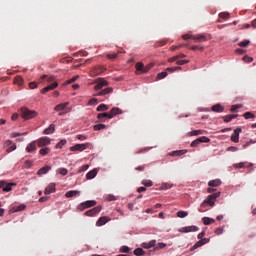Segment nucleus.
<instances>
[{"mask_svg":"<svg viewBox=\"0 0 256 256\" xmlns=\"http://www.w3.org/2000/svg\"><path fill=\"white\" fill-rule=\"evenodd\" d=\"M221 195V192H215L213 194H210L206 200H204L199 208L200 213H205V207L209 205L210 207H215V201H217V198Z\"/></svg>","mask_w":256,"mask_h":256,"instance_id":"1","label":"nucleus"},{"mask_svg":"<svg viewBox=\"0 0 256 256\" xmlns=\"http://www.w3.org/2000/svg\"><path fill=\"white\" fill-rule=\"evenodd\" d=\"M122 111L119 108H112L109 113H99L97 115V119L103 121L104 119H113L115 115H121Z\"/></svg>","mask_w":256,"mask_h":256,"instance_id":"2","label":"nucleus"},{"mask_svg":"<svg viewBox=\"0 0 256 256\" xmlns=\"http://www.w3.org/2000/svg\"><path fill=\"white\" fill-rule=\"evenodd\" d=\"M20 115L22 119H25V121H28V119H35L39 115L37 111L35 110H30L27 107H23L20 109Z\"/></svg>","mask_w":256,"mask_h":256,"instance_id":"3","label":"nucleus"},{"mask_svg":"<svg viewBox=\"0 0 256 256\" xmlns=\"http://www.w3.org/2000/svg\"><path fill=\"white\" fill-rule=\"evenodd\" d=\"M109 85V82L103 78H98L95 81L94 91H101L103 87H107Z\"/></svg>","mask_w":256,"mask_h":256,"instance_id":"4","label":"nucleus"},{"mask_svg":"<svg viewBox=\"0 0 256 256\" xmlns=\"http://www.w3.org/2000/svg\"><path fill=\"white\" fill-rule=\"evenodd\" d=\"M97 205V201L95 200H88L86 202L81 203L78 206L79 211H85V209H89V207H95Z\"/></svg>","mask_w":256,"mask_h":256,"instance_id":"5","label":"nucleus"},{"mask_svg":"<svg viewBox=\"0 0 256 256\" xmlns=\"http://www.w3.org/2000/svg\"><path fill=\"white\" fill-rule=\"evenodd\" d=\"M36 143H37L38 147H47V145H49L51 143V138L44 136V137L39 138L36 141Z\"/></svg>","mask_w":256,"mask_h":256,"instance_id":"6","label":"nucleus"},{"mask_svg":"<svg viewBox=\"0 0 256 256\" xmlns=\"http://www.w3.org/2000/svg\"><path fill=\"white\" fill-rule=\"evenodd\" d=\"M195 231H199V227L197 226H186L180 229V233H193Z\"/></svg>","mask_w":256,"mask_h":256,"instance_id":"7","label":"nucleus"},{"mask_svg":"<svg viewBox=\"0 0 256 256\" xmlns=\"http://www.w3.org/2000/svg\"><path fill=\"white\" fill-rule=\"evenodd\" d=\"M241 131L242 129L239 127L234 130L233 134L231 135V141H233V143H239V134Z\"/></svg>","mask_w":256,"mask_h":256,"instance_id":"8","label":"nucleus"},{"mask_svg":"<svg viewBox=\"0 0 256 256\" xmlns=\"http://www.w3.org/2000/svg\"><path fill=\"white\" fill-rule=\"evenodd\" d=\"M112 92H113V88L112 87H108V88L100 90L99 92L94 94V97H101V96L109 95V93H112Z\"/></svg>","mask_w":256,"mask_h":256,"instance_id":"9","label":"nucleus"},{"mask_svg":"<svg viewBox=\"0 0 256 256\" xmlns=\"http://www.w3.org/2000/svg\"><path fill=\"white\" fill-rule=\"evenodd\" d=\"M97 213H101V206H97L91 210L86 211L85 215H87V217H93L97 215Z\"/></svg>","mask_w":256,"mask_h":256,"instance_id":"10","label":"nucleus"},{"mask_svg":"<svg viewBox=\"0 0 256 256\" xmlns=\"http://www.w3.org/2000/svg\"><path fill=\"white\" fill-rule=\"evenodd\" d=\"M57 87H59V83L54 82L46 87H44L41 91V93L45 94V93H49V91H53V89H57Z\"/></svg>","mask_w":256,"mask_h":256,"instance_id":"11","label":"nucleus"},{"mask_svg":"<svg viewBox=\"0 0 256 256\" xmlns=\"http://www.w3.org/2000/svg\"><path fill=\"white\" fill-rule=\"evenodd\" d=\"M109 221H111V218H109L108 216L100 217L97 220L96 225L97 227H103V225H105L106 223H109Z\"/></svg>","mask_w":256,"mask_h":256,"instance_id":"12","label":"nucleus"},{"mask_svg":"<svg viewBox=\"0 0 256 256\" xmlns=\"http://www.w3.org/2000/svg\"><path fill=\"white\" fill-rule=\"evenodd\" d=\"M87 149V144H75L70 147V151H85Z\"/></svg>","mask_w":256,"mask_h":256,"instance_id":"13","label":"nucleus"},{"mask_svg":"<svg viewBox=\"0 0 256 256\" xmlns=\"http://www.w3.org/2000/svg\"><path fill=\"white\" fill-rule=\"evenodd\" d=\"M55 183H50L44 190V195H51V193H55Z\"/></svg>","mask_w":256,"mask_h":256,"instance_id":"14","label":"nucleus"},{"mask_svg":"<svg viewBox=\"0 0 256 256\" xmlns=\"http://www.w3.org/2000/svg\"><path fill=\"white\" fill-rule=\"evenodd\" d=\"M27 153H33V151H37V141H32L26 147Z\"/></svg>","mask_w":256,"mask_h":256,"instance_id":"15","label":"nucleus"},{"mask_svg":"<svg viewBox=\"0 0 256 256\" xmlns=\"http://www.w3.org/2000/svg\"><path fill=\"white\" fill-rule=\"evenodd\" d=\"M107 71V68L105 66H96L93 69L94 75H101V73H105Z\"/></svg>","mask_w":256,"mask_h":256,"instance_id":"16","label":"nucleus"},{"mask_svg":"<svg viewBox=\"0 0 256 256\" xmlns=\"http://www.w3.org/2000/svg\"><path fill=\"white\" fill-rule=\"evenodd\" d=\"M253 163L240 162L233 165L235 169H245V167H251Z\"/></svg>","mask_w":256,"mask_h":256,"instance_id":"17","label":"nucleus"},{"mask_svg":"<svg viewBox=\"0 0 256 256\" xmlns=\"http://www.w3.org/2000/svg\"><path fill=\"white\" fill-rule=\"evenodd\" d=\"M79 195H81V192L79 190H70L66 192L65 197L69 199L71 197H79Z\"/></svg>","mask_w":256,"mask_h":256,"instance_id":"18","label":"nucleus"},{"mask_svg":"<svg viewBox=\"0 0 256 256\" xmlns=\"http://www.w3.org/2000/svg\"><path fill=\"white\" fill-rule=\"evenodd\" d=\"M192 39L194 41H197V43H203L207 41V36H205V34H199V35L193 36Z\"/></svg>","mask_w":256,"mask_h":256,"instance_id":"19","label":"nucleus"},{"mask_svg":"<svg viewBox=\"0 0 256 256\" xmlns=\"http://www.w3.org/2000/svg\"><path fill=\"white\" fill-rule=\"evenodd\" d=\"M49 171H51V166H44L38 170L37 175H39V176L47 175V173H49Z\"/></svg>","mask_w":256,"mask_h":256,"instance_id":"20","label":"nucleus"},{"mask_svg":"<svg viewBox=\"0 0 256 256\" xmlns=\"http://www.w3.org/2000/svg\"><path fill=\"white\" fill-rule=\"evenodd\" d=\"M69 106V102L61 103L55 106L54 110L55 111H65L67 107Z\"/></svg>","mask_w":256,"mask_h":256,"instance_id":"21","label":"nucleus"},{"mask_svg":"<svg viewBox=\"0 0 256 256\" xmlns=\"http://www.w3.org/2000/svg\"><path fill=\"white\" fill-rule=\"evenodd\" d=\"M157 241L156 240H151L150 242H144L142 243L143 249H151V247H155Z\"/></svg>","mask_w":256,"mask_h":256,"instance_id":"22","label":"nucleus"},{"mask_svg":"<svg viewBox=\"0 0 256 256\" xmlns=\"http://www.w3.org/2000/svg\"><path fill=\"white\" fill-rule=\"evenodd\" d=\"M237 117H239V115L237 114H229L223 117L224 122L225 123H231V121H233V119H237Z\"/></svg>","mask_w":256,"mask_h":256,"instance_id":"23","label":"nucleus"},{"mask_svg":"<svg viewBox=\"0 0 256 256\" xmlns=\"http://www.w3.org/2000/svg\"><path fill=\"white\" fill-rule=\"evenodd\" d=\"M211 109L214 111V113H223V111H225V108L221 104H216L212 106Z\"/></svg>","mask_w":256,"mask_h":256,"instance_id":"24","label":"nucleus"},{"mask_svg":"<svg viewBox=\"0 0 256 256\" xmlns=\"http://www.w3.org/2000/svg\"><path fill=\"white\" fill-rule=\"evenodd\" d=\"M44 135H52L55 133V124H50L48 128L43 131Z\"/></svg>","mask_w":256,"mask_h":256,"instance_id":"25","label":"nucleus"},{"mask_svg":"<svg viewBox=\"0 0 256 256\" xmlns=\"http://www.w3.org/2000/svg\"><path fill=\"white\" fill-rule=\"evenodd\" d=\"M97 177V169H93L86 174V179H95Z\"/></svg>","mask_w":256,"mask_h":256,"instance_id":"26","label":"nucleus"},{"mask_svg":"<svg viewBox=\"0 0 256 256\" xmlns=\"http://www.w3.org/2000/svg\"><path fill=\"white\" fill-rule=\"evenodd\" d=\"M209 187H219L221 185V180L216 179V180H211L208 182Z\"/></svg>","mask_w":256,"mask_h":256,"instance_id":"27","label":"nucleus"},{"mask_svg":"<svg viewBox=\"0 0 256 256\" xmlns=\"http://www.w3.org/2000/svg\"><path fill=\"white\" fill-rule=\"evenodd\" d=\"M39 153H40V155L45 157V155H49V153H51V148H49V147L41 148Z\"/></svg>","mask_w":256,"mask_h":256,"instance_id":"28","label":"nucleus"},{"mask_svg":"<svg viewBox=\"0 0 256 256\" xmlns=\"http://www.w3.org/2000/svg\"><path fill=\"white\" fill-rule=\"evenodd\" d=\"M202 221L204 225H211V223H215V219L209 217H203Z\"/></svg>","mask_w":256,"mask_h":256,"instance_id":"29","label":"nucleus"},{"mask_svg":"<svg viewBox=\"0 0 256 256\" xmlns=\"http://www.w3.org/2000/svg\"><path fill=\"white\" fill-rule=\"evenodd\" d=\"M135 67H136V71H141L142 73H144L145 65L143 64V62L136 63Z\"/></svg>","mask_w":256,"mask_h":256,"instance_id":"30","label":"nucleus"},{"mask_svg":"<svg viewBox=\"0 0 256 256\" xmlns=\"http://www.w3.org/2000/svg\"><path fill=\"white\" fill-rule=\"evenodd\" d=\"M103 129H107V125H105V124H96V125H94V131H101Z\"/></svg>","mask_w":256,"mask_h":256,"instance_id":"31","label":"nucleus"},{"mask_svg":"<svg viewBox=\"0 0 256 256\" xmlns=\"http://www.w3.org/2000/svg\"><path fill=\"white\" fill-rule=\"evenodd\" d=\"M67 145V140L63 139L56 144V149H63Z\"/></svg>","mask_w":256,"mask_h":256,"instance_id":"32","label":"nucleus"},{"mask_svg":"<svg viewBox=\"0 0 256 256\" xmlns=\"http://www.w3.org/2000/svg\"><path fill=\"white\" fill-rule=\"evenodd\" d=\"M190 137L197 136V135H203V130H194L188 133Z\"/></svg>","mask_w":256,"mask_h":256,"instance_id":"33","label":"nucleus"},{"mask_svg":"<svg viewBox=\"0 0 256 256\" xmlns=\"http://www.w3.org/2000/svg\"><path fill=\"white\" fill-rule=\"evenodd\" d=\"M14 83H15L16 85H23V77H21V76H16V77L14 78Z\"/></svg>","mask_w":256,"mask_h":256,"instance_id":"34","label":"nucleus"},{"mask_svg":"<svg viewBox=\"0 0 256 256\" xmlns=\"http://www.w3.org/2000/svg\"><path fill=\"white\" fill-rule=\"evenodd\" d=\"M109 110V106L105 105V104H100L96 111H108Z\"/></svg>","mask_w":256,"mask_h":256,"instance_id":"35","label":"nucleus"},{"mask_svg":"<svg viewBox=\"0 0 256 256\" xmlns=\"http://www.w3.org/2000/svg\"><path fill=\"white\" fill-rule=\"evenodd\" d=\"M187 153V150H177L174 151L172 154L175 155L176 157H181V155H185Z\"/></svg>","mask_w":256,"mask_h":256,"instance_id":"36","label":"nucleus"},{"mask_svg":"<svg viewBox=\"0 0 256 256\" xmlns=\"http://www.w3.org/2000/svg\"><path fill=\"white\" fill-rule=\"evenodd\" d=\"M187 215H189V213L185 212V211H178L177 212V217H179L180 219H185V217H187Z\"/></svg>","mask_w":256,"mask_h":256,"instance_id":"37","label":"nucleus"},{"mask_svg":"<svg viewBox=\"0 0 256 256\" xmlns=\"http://www.w3.org/2000/svg\"><path fill=\"white\" fill-rule=\"evenodd\" d=\"M198 140L200 141V143H210L211 139H209V137L207 136H201L198 138Z\"/></svg>","mask_w":256,"mask_h":256,"instance_id":"38","label":"nucleus"},{"mask_svg":"<svg viewBox=\"0 0 256 256\" xmlns=\"http://www.w3.org/2000/svg\"><path fill=\"white\" fill-rule=\"evenodd\" d=\"M243 117L246 119H255V114L253 112H246L243 114Z\"/></svg>","mask_w":256,"mask_h":256,"instance_id":"39","label":"nucleus"},{"mask_svg":"<svg viewBox=\"0 0 256 256\" xmlns=\"http://www.w3.org/2000/svg\"><path fill=\"white\" fill-rule=\"evenodd\" d=\"M165 247H167V244L160 242L155 246V251H159V249H165Z\"/></svg>","mask_w":256,"mask_h":256,"instance_id":"40","label":"nucleus"},{"mask_svg":"<svg viewBox=\"0 0 256 256\" xmlns=\"http://www.w3.org/2000/svg\"><path fill=\"white\" fill-rule=\"evenodd\" d=\"M134 255H136V256L145 255V251H143L142 248H136L134 250Z\"/></svg>","mask_w":256,"mask_h":256,"instance_id":"41","label":"nucleus"},{"mask_svg":"<svg viewBox=\"0 0 256 256\" xmlns=\"http://www.w3.org/2000/svg\"><path fill=\"white\" fill-rule=\"evenodd\" d=\"M142 185H144V187H153V181H151V180H142Z\"/></svg>","mask_w":256,"mask_h":256,"instance_id":"42","label":"nucleus"},{"mask_svg":"<svg viewBox=\"0 0 256 256\" xmlns=\"http://www.w3.org/2000/svg\"><path fill=\"white\" fill-rule=\"evenodd\" d=\"M219 17H220V19H225L227 21V19H229V17H231V16L227 12H222L219 14Z\"/></svg>","mask_w":256,"mask_h":256,"instance_id":"43","label":"nucleus"},{"mask_svg":"<svg viewBox=\"0 0 256 256\" xmlns=\"http://www.w3.org/2000/svg\"><path fill=\"white\" fill-rule=\"evenodd\" d=\"M21 135H27V132L19 133V132H13L10 137L15 139V137H21Z\"/></svg>","mask_w":256,"mask_h":256,"instance_id":"44","label":"nucleus"},{"mask_svg":"<svg viewBox=\"0 0 256 256\" xmlns=\"http://www.w3.org/2000/svg\"><path fill=\"white\" fill-rule=\"evenodd\" d=\"M106 57L107 59H110V61H113L114 59H117L118 54L117 53L107 54Z\"/></svg>","mask_w":256,"mask_h":256,"instance_id":"45","label":"nucleus"},{"mask_svg":"<svg viewBox=\"0 0 256 256\" xmlns=\"http://www.w3.org/2000/svg\"><path fill=\"white\" fill-rule=\"evenodd\" d=\"M13 185H15V184H8V185H6V186H4L3 187V191L5 192V193H9V191H11V187H13Z\"/></svg>","mask_w":256,"mask_h":256,"instance_id":"46","label":"nucleus"},{"mask_svg":"<svg viewBox=\"0 0 256 256\" xmlns=\"http://www.w3.org/2000/svg\"><path fill=\"white\" fill-rule=\"evenodd\" d=\"M17 149V144H12L10 147L7 148L6 153H11Z\"/></svg>","mask_w":256,"mask_h":256,"instance_id":"47","label":"nucleus"},{"mask_svg":"<svg viewBox=\"0 0 256 256\" xmlns=\"http://www.w3.org/2000/svg\"><path fill=\"white\" fill-rule=\"evenodd\" d=\"M58 173L60 175H67L69 173V171L67 170V168H60V169H58Z\"/></svg>","mask_w":256,"mask_h":256,"instance_id":"48","label":"nucleus"},{"mask_svg":"<svg viewBox=\"0 0 256 256\" xmlns=\"http://www.w3.org/2000/svg\"><path fill=\"white\" fill-rule=\"evenodd\" d=\"M154 65L155 64L150 63V64L144 66V73H147V71H149L150 69H153Z\"/></svg>","mask_w":256,"mask_h":256,"instance_id":"49","label":"nucleus"},{"mask_svg":"<svg viewBox=\"0 0 256 256\" xmlns=\"http://www.w3.org/2000/svg\"><path fill=\"white\" fill-rule=\"evenodd\" d=\"M146 167H147V164L138 166L135 168V171L143 172V171H145Z\"/></svg>","mask_w":256,"mask_h":256,"instance_id":"50","label":"nucleus"},{"mask_svg":"<svg viewBox=\"0 0 256 256\" xmlns=\"http://www.w3.org/2000/svg\"><path fill=\"white\" fill-rule=\"evenodd\" d=\"M256 143V140H250L248 142H246L244 145H243V149H247V147H249V145H253Z\"/></svg>","mask_w":256,"mask_h":256,"instance_id":"51","label":"nucleus"},{"mask_svg":"<svg viewBox=\"0 0 256 256\" xmlns=\"http://www.w3.org/2000/svg\"><path fill=\"white\" fill-rule=\"evenodd\" d=\"M249 40H244V41H242V42H240L238 45H239V47H247V46H249Z\"/></svg>","mask_w":256,"mask_h":256,"instance_id":"52","label":"nucleus"},{"mask_svg":"<svg viewBox=\"0 0 256 256\" xmlns=\"http://www.w3.org/2000/svg\"><path fill=\"white\" fill-rule=\"evenodd\" d=\"M120 251L122 253H129V251H131V249L128 246H122Z\"/></svg>","mask_w":256,"mask_h":256,"instance_id":"53","label":"nucleus"},{"mask_svg":"<svg viewBox=\"0 0 256 256\" xmlns=\"http://www.w3.org/2000/svg\"><path fill=\"white\" fill-rule=\"evenodd\" d=\"M204 243L203 241L199 240L192 249H198V247H203Z\"/></svg>","mask_w":256,"mask_h":256,"instance_id":"54","label":"nucleus"},{"mask_svg":"<svg viewBox=\"0 0 256 256\" xmlns=\"http://www.w3.org/2000/svg\"><path fill=\"white\" fill-rule=\"evenodd\" d=\"M237 109H241V105H232L230 111H231V113H235V111H237Z\"/></svg>","mask_w":256,"mask_h":256,"instance_id":"55","label":"nucleus"},{"mask_svg":"<svg viewBox=\"0 0 256 256\" xmlns=\"http://www.w3.org/2000/svg\"><path fill=\"white\" fill-rule=\"evenodd\" d=\"M201 142L199 141V138H197L196 140L192 141L190 146L191 147H197V145H199Z\"/></svg>","mask_w":256,"mask_h":256,"instance_id":"56","label":"nucleus"},{"mask_svg":"<svg viewBox=\"0 0 256 256\" xmlns=\"http://www.w3.org/2000/svg\"><path fill=\"white\" fill-rule=\"evenodd\" d=\"M165 77H167V71L158 74V79H165Z\"/></svg>","mask_w":256,"mask_h":256,"instance_id":"57","label":"nucleus"},{"mask_svg":"<svg viewBox=\"0 0 256 256\" xmlns=\"http://www.w3.org/2000/svg\"><path fill=\"white\" fill-rule=\"evenodd\" d=\"M76 139H79V141H85V140H87V136L78 134L76 136Z\"/></svg>","mask_w":256,"mask_h":256,"instance_id":"58","label":"nucleus"},{"mask_svg":"<svg viewBox=\"0 0 256 256\" xmlns=\"http://www.w3.org/2000/svg\"><path fill=\"white\" fill-rule=\"evenodd\" d=\"M182 39H184V41H187L188 39H193V35H191V34H184L182 36Z\"/></svg>","mask_w":256,"mask_h":256,"instance_id":"59","label":"nucleus"},{"mask_svg":"<svg viewBox=\"0 0 256 256\" xmlns=\"http://www.w3.org/2000/svg\"><path fill=\"white\" fill-rule=\"evenodd\" d=\"M187 63H189V60H178V61H176V64H178V65H185Z\"/></svg>","mask_w":256,"mask_h":256,"instance_id":"60","label":"nucleus"},{"mask_svg":"<svg viewBox=\"0 0 256 256\" xmlns=\"http://www.w3.org/2000/svg\"><path fill=\"white\" fill-rule=\"evenodd\" d=\"M88 105H97V98L90 99Z\"/></svg>","mask_w":256,"mask_h":256,"instance_id":"61","label":"nucleus"},{"mask_svg":"<svg viewBox=\"0 0 256 256\" xmlns=\"http://www.w3.org/2000/svg\"><path fill=\"white\" fill-rule=\"evenodd\" d=\"M107 201H117V197L113 196V195H108L106 197Z\"/></svg>","mask_w":256,"mask_h":256,"instance_id":"62","label":"nucleus"},{"mask_svg":"<svg viewBox=\"0 0 256 256\" xmlns=\"http://www.w3.org/2000/svg\"><path fill=\"white\" fill-rule=\"evenodd\" d=\"M25 207H26L25 204H21L20 206H18V207L16 208L15 211H24Z\"/></svg>","mask_w":256,"mask_h":256,"instance_id":"63","label":"nucleus"},{"mask_svg":"<svg viewBox=\"0 0 256 256\" xmlns=\"http://www.w3.org/2000/svg\"><path fill=\"white\" fill-rule=\"evenodd\" d=\"M30 89H37V84L35 82H31L29 84Z\"/></svg>","mask_w":256,"mask_h":256,"instance_id":"64","label":"nucleus"}]
</instances>
